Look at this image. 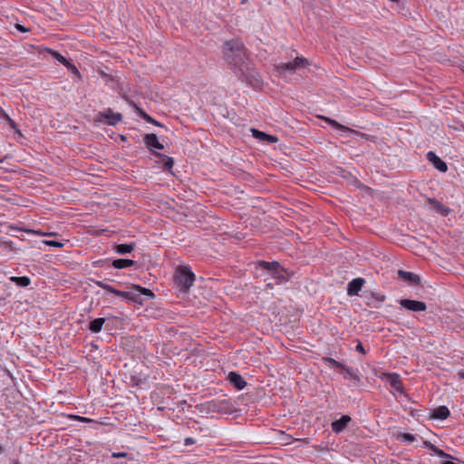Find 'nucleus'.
I'll list each match as a JSON object with an SVG mask.
<instances>
[{
  "mask_svg": "<svg viewBox=\"0 0 464 464\" xmlns=\"http://www.w3.org/2000/svg\"><path fill=\"white\" fill-rule=\"evenodd\" d=\"M399 438L409 443H411L415 440V436L411 433H401L399 435Z\"/></svg>",
  "mask_w": 464,
  "mask_h": 464,
  "instance_id": "7c9ffc66",
  "label": "nucleus"
},
{
  "mask_svg": "<svg viewBox=\"0 0 464 464\" xmlns=\"http://www.w3.org/2000/svg\"><path fill=\"white\" fill-rule=\"evenodd\" d=\"M251 131H252L253 136L259 140L266 141L268 143H275V142H277V140H278L277 137H276L274 135L266 134L258 130L252 129Z\"/></svg>",
  "mask_w": 464,
  "mask_h": 464,
  "instance_id": "f3484780",
  "label": "nucleus"
},
{
  "mask_svg": "<svg viewBox=\"0 0 464 464\" xmlns=\"http://www.w3.org/2000/svg\"><path fill=\"white\" fill-rule=\"evenodd\" d=\"M343 371L345 372V376L344 378H351V379H354V380H359L357 374L353 372V370L352 368H349L347 366L344 365V368L342 369Z\"/></svg>",
  "mask_w": 464,
  "mask_h": 464,
  "instance_id": "c85d7f7f",
  "label": "nucleus"
},
{
  "mask_svg": "<svg viewBox=\"0 0 464 464\" xmlns=\"http://www.w3.org/2000/svg\"><path fill=\"white\" fill-rule=\"evenodd\" d=\"M175 281L181 291L188 292L195 281V275L188 267L180 266L176 269Z\"/></svg>",
  "mask_w": 464,
  "mask_h": 464,
  "instance_id": "20e7f679",
  "label": "nucleus"
},
{
  "mask_svg": "<svg viewBox=\"0 0 464 464\" xmlns=\"http://www.w3.org/2000/svg\"><path fill=\"white\" fill-rule=\"evenodd\" d=\"M237 75L241 81L246 82L249 85L254 87L259 86L262 82L261 76L254 70L252 63L245 72H239Z\"/></svg>",
  "mask_w": 464,
  "mask_h": 464,
  "instance_id": "6e6552de",
  "label": "nucleus"
},
{
  "mask_svg": "<svg viewBox=\"0 0 464 464\" xmlns=\"http://www.w3.org/2000/svg\"><path fill=\"white\" fill-rule=\"evenodd\" d=\"M442 464H455V463H454V462H452V461H445V462H443Z\"/></svg>",
  "mask_w": 464,
  "mask_h": 464,
  "instance_id": "37998d69",
  "label": "nucleus"
},
{
  "mask_svg": "<svg viewBox=\"0 0 464 464\" xmlns=\"http://www.w3.org/2000/svg\"><path fill=\"white\" fill-rule=\"evenodd\" d=\"M227 380L237 390H243L246 385L243 377L235 372H230Z\"/></svg>",
  "mask_w": 464,
  "mask_h": 464,
  "instance_id": "f8f14e48",
  "label": "nucleus"
},
{
  "mask_svg": "<svg viewBox=\"0 0 464 464\" xmlns=\"http://www.w3.org/2000/svg\"><path fill=\"white\" fill-rule=\"evenodd\" d=\"M134 247H135L134 243L118 244V245H115L114 250L116 253H118L120 255H125V254H129V253L132 252Z\"/></svg>",
  "mask_w": 464,
  "mask_h": 464,
  "instance_id": "4be33fe9",
  "label": "nucleus"
},
{
  "mask_svg": "<svg viewBox=\"0 0 464 464\" xmlns=\"http://www.w3.org/2000/svg\"><path fill=\"white\" fill-rule=\"evenodd\" d=\"M398 276L401 279L407 281L413 285H419L420 283V278L418 275L404 271V270H398Z\"/></svg>",
  "mask_w": 464,
  "mask_h": 464,
  "instance_id": "2eb2a0df",
  "label": "nucleus"
},
{
  "mask_svg": "<svg viewBox=\"0 0 464 464\" xmlns=\"http://www.w3.org/2000/svg\"><path fill=\"white\" fill-rule=\"evenodd\" d=\"M246 1H247V0H242V3H245V2H246Z\"/></svg>",
  "mask_w": 464,
  "mask_h": 464,
  "instance_id": "a18cd8bd",
  "label": "nucleus"
},
{
  "mask_svg": "<svg viewBox=\"0 0 464 464\" xmlns=\"http://www.w3.org/2000/svg\"><path fill=\"white\" fill-rule=\"evenodd\" d=\"M400 304L407 310L413 312H423L427 309V305L422 301L401 299Z\"/></svg>",
  "mask_w": 464,
  "mask_h": 464,
  "instance_id": "1a4fd4ad",
  "label": "nucleus"
},
{
  "mask_svg": "<svg viewBox=\"0 0 464 464\" xmlns=\"http://www.w3.org/2000/svg\"><path fill=\"white\" fill-rule=\"evenodd\" d=\"M163 157L166 159L165 162H164V169L165 170H170L172 168H173V165H174V160L172 158L170 157H167L165 155H163Z\"/></svg>",
  "mask_w": 464,
  "mask_h": 464,
  "instance_id": "c756f323",
  "label": "nucleus"
},
{
  "mask_svg": "<svg viewBox=\"0 0 464 464\" xmlns=\"http://www.w3.org/2000/svg\"><path fill=\"white\" fill-rule=\"evenodd\" d=\"M374 299L378 302H383L385 300V295L381 294H372V295Z\"/></svg>",
  "mask_w": 464,
  "mask_h": 464,
  "instance_id": "c9c22d12",
  "label": "nucleus"
},
{
  "mask_svg": "<svg viewBox=\"0 0 464 464\" xmlns=\"http://www.w3.org/2000/svg\"><path fill=\"white\" fill-rule=\"evenodd\" d=\"M355 349H356L357 352H359L361 353L364 354L366 353L362 343H360V342L357 343Z\"/></svg>",
  "mask_w": 464,
  "mask_h": 464,
  "instance_id": "e433bc0d",
  "label": "nucleus"
},
{
  "mask_svg": "<svg viewBox=\"0 0 464 464\" xmlns=\"http://www.w3.org/2000/svg\"><path fill=\"white\" fill-rule=\"evenodd\" d=\"M427 159L432 163L434 168L441 172H446L448 169L447 164L438 157L434 152L430 151L427 153Z\"/></svg>",
  "mask_w": 464,
  "mask_h": 464,
  "instance_id": "ddd939ff",
  "label": "nucleus"
},
{
  "mask_svg": "<svg viewBox=\"0 0 464 464\" xmlns=\"http://www.w3.org/2000/svg\"><path fill=\"white\" fill-rule=\"evenodd\" d=\"M459 376L460 379L464 380V372H459Z\"/></svg>",
  "mask_w": 464,
  "mask_h": 464,
  "instance_id": "79ce46f5",
  "label": "nucleus"
},
{
  "mask_svg": "<svg viewBox=\"0 0 464 464\" xmlns=\"http://www.w3.org/2000/svg\"><path fill=\"white\" fill-rule=\"evenodd\" d=\"M143 141L148 147L150 150H153V149L162 150L164 147L159 141L158 137L154 133L146 134L143 138Z\"/></svg>",
  "mask_w": 464,
  "mask_h": 464,
  "instance_id": "9b49d317",
  "label": "nucleus"
},
{
  "mask_svg": "<svg viewBox=\"0 0 464 464\" xmlns=\"http://www.w3.org/2000/svg\"><path fill=\"white\" fill-rule=\"evenodd\" d=\"M351 420L350 416L343 415L339 420L332 422V430L336 433L342 432L347 428Z\"/></svg>",
  "mask_w": 464,
  "mask_h": 464,
  "instance_id": "4468645a",
  "label": "nucleus"
},
{
  "mask_svg": "<svg viewBox=\"0 0 464 464\" xmlns=\"http://www.w3.org/2000/svg\"><path fill=\"white\" fill-rule=\"evenodd\" d=\"M124 456H126V453L113 454V457H116V458L124 457Z\"/></svg>",
  "mask_w": 464,
  "mask_h": 464,
  "instance_id": "a19ab883",
  "label": "nucleus"
},
{
  "mask_svg": "<svg viewBox=\"0 0 464 464\" xmlns=\"http://www.w3.org/2000/svg\"><path fill=\"white\" fill-rule=\"evenodd\" d=\"M450 415V410L446 406H440L432 410L430 417L437 420H445Z\"/></svg>",
  "mask_w": 464,
  "mask_h": 464,
  "instance_id": "aec40b11",
  "label": "nucleus"
},
{
  "mask_svg": "<svg viewBox=\"0 0 464 464\" xmlns=\"http://www.w3.org/2000/svg\"><path fill=\"white\" fill-rule=\"evenodd\" d=\"M195 442H196V440L193 438H186L185 441H184L186 446L192 445Z\"/></svg>",
  "mask_w": 464,
  "mask_h": 464,
  "instance_id": "58836bf2",
  "label": "nucleus"
},
{
  "mask_svg": "<svg viewBox=\"0 0 464 464\" xmlns=\"http://www.w3.org/2000/svg\"><path fill=\"white\" fill-rule=\"evenodd\" d=\"M6 122L8 123V125L13 129L17 133L21 134L20 132V130L18 129V126L17 124L15 123V121L14 120H12L11 118H8L6 120Z\"/></svg>",
  "mask_w": 464,
  "mask_h": 464,
  "instance_id": "f704fd0d",
  "label": "nucleus"
},
{
  "mask_svg": "<svg viewBox=\"0 0 464 464\" xmlns=\"http://www.w3.org/2000/svg\"><path fill=\"white\" fill-rule=\"evenodd\" d=\"M223 53L227 63L236 74L245 72L251 64L246 49L238 40L227 41L223 46Z\"/></svg>",
  "mask_w": 464,
  "mask_h": 464,
  "instance_id": "f257e3e1",
  "label": "nucleus"
},
{
  "mask_svg": "<svg viewBox=\"0 0 464 464\" xmlns=\"http://www.w3.org/2000/svg\"><path fill=\"white\" fill-rule=\"evenodd\" d=\"M48 53L54 58L56 59L59 63H61L62 64L65 65L66 63L69 61L67 60L64 56H63L60 53L56 52V51H53V50H51L49 49L48 50Z\"/></svg>",
  "mask_w": 464,
  "mask_h": 464,
  "instance_id": "a878e982",
  "label": "nucleus"
},
{
  "mask_svg": "<svg viewBox=\"0 0 464 464\" xmlns=\"http://www.w3.org/2000/svg\"><path fill=\"white\" fill-rule=\"evenodd\" d=\"M132 289L135 291H121L117 293L118 296H121L128 301L133 302V303H139L141 304V299L140 295L142 294L144 295L154 297V294L151 290L142 287L138 285H133Z\"/></svg>",
  "mask_w": 464,
  "mask_h": 464,
  "instance_id": "423d86ee",
  "label": "nucleus"
},
{
  "mask_svg": "<svg viewBox=\"0 0 464 464\" xmlns=\"http://www.w3.org/2000/svg\"><path fill=\"white\" fill-rule=\"evenodd\" d=\"M365 280L362 277H357L349 282L347 285V295L350 296L358 295Z\"/></svg>",
  "mask_w": 464,
  "mask_h": 464,
  "instance_id": "9d476101",
  "label": "nucleus"
},
{
  "mask_svg": "<svg viewBox=\"0 0 464 464\" xmlns=\"http://www.w3.org/2000/svg\"><path fill=\"white\" fill-rule=\"evenodd\" d=\"M68 70H70L72 73L77 75L78 77H81L80 72L77 69V67L71 63V61H68L66 64L64 65Z\"/></svg>",
  "mask_w": 464,
  "mask_h": 464,
  "instance_id": "2f4dec72",
  "label": "nucleus"
},
{
  "mask_svg": "<svg viewBox=\"0 0 464 464\" xmlns=\"http://www.w3.org/2000/svg\"><path fill=\"white\" fill-rule=\"evenodd\" d=\"M4 452V448L0 445V454Z\"/></svg>",
  "mask_w": 464,
  "mask_h": 464,
  "instance_id": "c03bdc74",
  "label": "nucleus"
},
{
  "mask_svg": "<svg viewBox=\"0 0 464 464\" xmlns=\"http://www.w3.org/2000/svg\"><path fill=\"white\" fill-rule=\"evenodd\" d=\"M0 117L6 121L10 116L4 111V109L0 106Z\"/></svg>",
  "mask_w": 464,
  "mask_h": 464,
  "instance_id": "4c0bfd02",
  "label": "nucleus"
},
{
  "mask_svg": "<svg viewBox=\"0 0 464 464\" xmlns=\"http://www.w3.org/2000/svg\"><path fill=\"white\" fill-rule=\"evenodd\" d=\"M11 281L14 282L17 285L25 287L30 285L31 280L27 276H12Z\"/></svg>",
  "mask_w": 464,
  "mask_h": 464,
  "instance_id": "393cba45",
  "label": "nucleus"
},
{
  "mask_svg": "<svg viewBox=\"0 0 464 464\" xmlns=\"http://www.w3.org/2000/svg\"><path fill=\"white\" fill-rule=\"evenodd\" d=\"M328 362H329V365L331 367H334V368H340V369H343L344 368V365L337 361H335L334 359H328Z\"/></svg>",
  "mask_w": 464,
  "mask_h": 464,
  "instance_id": "72a5a7b5",
  "label": "nucleus"
},
{
  "mask_svg": "<svg viewBox=\"0 0 464 464\" xmlns=\"http://www.w3.org/2000/svg\"><path fill=\"white\" fill-rule=\"evenodd\" d=\"M387 380L391 385L392 388H393L395 391L403 392V385L400 379V376L396 373H389L387 375Z\"/></svg>",
  "mask_w": 464,
  "mask_h": 464,
  "instance_id": "a211bd4d",
  "label": "nucleus"
},
{
  "mask_svg": "<svg viewBox=\"0 0 464 464\" xmlns=\"http://www.w3.org/2000/svg\"><path fill=\"white\" fill-rule=\"evenodd\" d=\"M259 266L266 271L269 275L266 278V286L273 288L275 285H281L287 282L290 278V275L285 270L278 262H266L262 261L259 263Z\"/></svg>",
  "mask_w": 464,
  "mask_h": 464,
  "instance_id": "f03ea898",
  "label": "nucleus"
},
{
  "mask_svg": "<svg viewBox=\"0 0 464 464\" xmlns=\"http://www.w3.org/2000/svg\"><path fill=\"white\" fill-rule=\"evenodd\" d=\"M424 446L426 448H428L429 450H430L431 451H433L436 455H438L439 457L440 458H446V459H453L454 458L446 453L445 451H443L442 450L439 449L438 447H436L435 445H433L430 441L429 440H425L423 442Z\"/></svg>",
  "mask_w": 464,
  "mask_h": 464,
  "instance_id": "412c9836",
  "label": "nucleus"
},
{
  "mask_svg": "<svg viewBox=\"0 0 464 464\" xmlns=\"http://www.w3.org/2000/svg\"><path fill=\"white\" fill-rule=\"evenodd\" d=\"M111 265L116 269H123L132 266L134 265V261L131 259L119 258L113 260Z\"/></svg>",
  "mask_w": 464,
  "mask_h": 464,
  "instance_id": "5701e85b",
  "label": "nucleus"
},
{
  "mask_svg": "<svg viewBox=\"0 0 464 464\" xmlns=\"http://www.w3.org/2000/svg\"><path fill=\"white\" fill-rule=\"evenodd\" d=\"M140 116L143 120H145L147 122H149V123H152V124H154V125H156V126H161V124H160L159 121H157L156 120H154L153 118H151L149 114H147V113H146L145 111H140Z\"/></svg>",
  "mask_w": 464,
  "mask_h": 464,
  "instance_id": "bb28decb",
  "label": "nucleus"
},
{
  "mask_svg": "<svg viewBox=\"0 0 464 464\" xmlns=\"http://www.w3.org/2000/svg\"><path fill=\"white\" fill-rule=\"evenodd\" d=\"M309 65V61L302 56H297L294 61L287 63H279L276 65V70L278 73L283 74L285 72L295 73L297 70L305 68Z\"/></svg>",
  "mask_w": 464,
  "mask_h": 464,
  "instance_id": "39448f33",
  "label": "nucleus"
},
{
  "mask_svg": "<svg viewBox=\"0 0 464 464\" xmlns=\"http://www.w3.org/2000/svg\"><path fill=\"white\" fill-rule=\"evenodd\" d=\"M97 285H98L101 288H102V289L106 290V291H107V292H109V293L114 294V295H117V293H119V292H120V290H118V289H116V288H114L113 286H111V285H108V284L102 283V282H98V283H97Z\"/></svg>",
  "mask_w": 464,
  "mask_h": 464,
  "instance_id": "cd10ccee",
  "label": "nucleus"
},
{
  "mask_svg": "<svg viewBox=\"0 0 464 464\" xmlns=\"http://www.w3.org/2000/svg\"><path fill=\"white\" fill-rule=\"evenodd\" d=\"M199 411L205 413H231L234 410L233 404L228 400H212L201 403Z\"/></svg>",
  "mask_w": 464,
  "mask_h": 464,
  "instance_id": "7ed1b4c3",
  "label": "nucleus"
},
{
  "mask_svg": "<svg viewBox=\"0 0 464 464\" xmlns=\"http://www.w3.org/2000/svg\"><path fill=\"white\" fill-rule=\"evenodd\" d=\"M105 323L104 318H96L92 320L89 324V330L92 333H100L102 331V325Z\"/></svg>",
  "mask_w": 464,
  "mask_h": 464,
  "instance_id": "b1692460",
  "label": "nucleus"
},
{
  "mask_svg": "<svg viewBox=\"0 0 464 464\" xmlns=\"http://www.w3.org/2000/svg\"><path fill=\"white\" fill-rule=\"evenodd\" d=\"M15 27H16V29H17L18 31H20V32H22V33H26V32H28V29H27L26 27H24V25H22V24H17Z\"/></svg>",
  "mask_w": 464,
  "mask_h": 464,
  "instance_id": "ea45409f",
  "label": "nucleus"
},
{
  "mask_svg": "<svg viewBox=\"0 0 464 464\" xmlns=\"http://www.w3.org/2000/svg\"><path fill=\"white\" fill-rule=\"evenodd\" d=\"M429 205L434 211L444 217L450 213V208L435 198H429Z\"/></svg>",
  "mask_w": 464,
  "mask_h": 464,
  "instance_id": "dca6fc26",
  "label": "nucleus"
},
{
  "mask_svg": "<svg viewBox=\"0 0 464 464\" xmlns=\"http://www.w3.org/2000/svg\"><path fill=\"white\" fill-rule=\"evenodd\" d=\"M122 114L120 112H114L111 109H106L103 111H100L97 114V121L111 126L117 125L122 121Z\"/></svg>",
  "mask_w": 464,
  "mask_h": 464,
  "instance_id": "0eeeda50",
  "label": "nucleus"
},
{
  "mask_svg": "<svg viewBox=\"0 0 464 464\" xmlns=\"http://www.w3.org/2000/svg\"><path fill=\"white\" fill-rule=\"evenodd\" d=\"M44 243L50 246L54 247H63L64 246L63 242L56 241V240H44Z\"/></svg>",
  "mask_w": 464,
  "mask_h": 464,
  "instance_id": "473e14b6",
  "label": "nucleus"
},
{
  "mask_svg": "<svg viewBox=\"0 0 464 464\" xmlns=\"http://www.w3.org/2000/svg\"><path fill=\"white\" fill-rule=\"evenodd\" d=\"M324 120L329 124L331 125L333 128L336 129V130H339L341 131H343V132H349L351 134H354V135H362V133L354 130H352L346 126H343L342 124H340L339 122H337L336 121L334 120H332L330 118H324Z\"/></svg>",
  "mask_w": 464,
  "mask_h": 464,
  "instance_id": "6ab92c4d",
  "label": "nucleus"
}]
</instances>
